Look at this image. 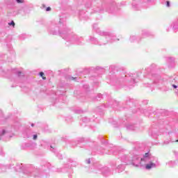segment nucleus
<instances>
[{
	"label": "nucleus",
	"instance_id": "obj_10",
	"mask_svg": "<svg viewBox=\"0 0 178 178\" xmlns=\"http://www.w3.org/2000/svg\"><path fill=\"white\" fill-rule=\"evenodd\" d=\"M31 126H32V127H34V124H32Z\"/></svg>",
	"mask_w": 178,
	"mask_h": 178
},
{
	"label": "nucleus",
	"instance_id": "obj_4",
	"mask_svg": "<svg viewBox=\"0 0 178 178\" xmlns=\"http://www.w3.org/2000/svg\"><path fill=\"white\" fill-rule=\"evenodd\" d=\"M17 2L18 3H23V1L22 0H17Z\"/></svg>",
	"mask_w": 178,
	"mask_h": 178
},
{
	"label": "nucleus",
	"instance_id": "obj_7",
	"mask_svg": "<svg viewBox=\"0 0 178 178\" xmlns=\"http://www.w3.org/2000/svg\"><path fill=\"white\" fill-rule=\"evenodd\" d=\"M145 158H148V153L145 154Z\"/></svg>",
	"mask_w": 178,
	"mask_h": 178
},
{
	"label": "nucleus",
	"instance_id": "obj_6",
	"mask_svg": "<svg viewBox=\"0 0 178 178\" xmlns=\"http://www.w3.org/2000/svg\"><path fill=\"white\" fill-rule=\"evenodd\" d=\"M38 138V136L35 134V135H33V140H36Z\"/></svg>",
	"mask_w": 178,
	"mask_h": 178
},
{
	"label": "nucleus",
	"instance_id": "obj_8",
	"mask_svg": "<svg viewBox=\"0 0 178 178\" xmlns=\"http://www.w3.org/2000/svg\"><path fill=\"white\" fill-rule=\"evenodd\" d=\"M167 6H170V3L169 1H167Z\"/></svg>",
	"mask_w": 178,
	"mask_h": 178
},
{
	"label": "nucleus",
	"instance_id": "obj_2",
	"mask_svg": "<svg viewBox=\"0 0 178 178\" xmlns=\"http://www.w3.org/2000/svg\"><path fill=\"white\" fill-rule=\"evenodd\" d=\"M40 76L43 80H47V77H45V74H44V72H40Z\"/></svg>",
	"mask_w": 178,
	"mask_h": 178
},
{
	"label": "nucleus",
	"instance_id": "obj_9",
	"mask_svg": "<svg viewBox=\"0 0 178 178\" xmlns=\"http://www.w3.org/2000/svg\"><path fill=\"white\" fill-rule=\"evenodd\" d=\"M172 87H174V88H177V86L176 85H172Z\"/></svg>",
	"mask_w": 178,
	"mask_h": 178
},
{
	"label": "nucleus",
	"instance_id": "obj_12",
	"mask_svg": "<svg viewBox=\"0 0 178 178\" xmlns=\"http://www.w3.org/2000/svg\"><path fill=\"white\" fill-rule=\"evenodd\" d=\"M51 148H54V147L51 146Z\"/></svg>",
	"mask_w": 178,
	"mask_h": 178
},
{
	"label": "nucleus",
	"instance_id": "obj_1",
	"mask_svg": "<svg viewBox=\"0 0 178 178\" xmlns=\"http://www.w3.org/2000/svg\"><path fill=\"white\" fill-rule=\"evenodd\" d=\"M146 169H151L152 168H155V163H149V164H147L145 166Z\"/></svg>",
	"mask_w": 178,
	"mask_h": 178
},
{
	"label": "nucleus",
	"instance_id": "obj_3",
	"mask_svg": "<svg viewBox=\"0 0 178 178\" xmlns=\"http://www.w3.org/2000/svg\"><path fill=\"white\" fill-rule=\"evenodd\" d=\"M8 26H13V27H15V22L12 21L10 23H8Z\"/></svg>",
	"mask_w": 178,
	"mask_h": 178
},
{
	"label": "nucleus",
	"instance_id": "obj_5",
	"mask_svg": "<svg viewBox=\"0 0 178 178\" xmlns=\"http://www.w3.org/2000/svg\"><path fill=\"white\" fill-rule=\"evenodd\" d=\"M49 10H51V7H47V8H46V11H47V12H49Z\"/></svg>",
	"mask_w": 178,
	"mask_h": 178
},
{
	"label": "nucleus",
	"instance_id": "obj_11",
	"mask_svg": "<svg viewBox=\"0 0 178 178\" xmlns=\"http://www.w3.org/2000/svg\"><path fill=\"white\" fill-rule=\"evenodd\" d=\"M176 141V143H178V140H175Z\"/></svg>",
	"mask_w": 178,
	"mask_h": 178
}]
</instances>
